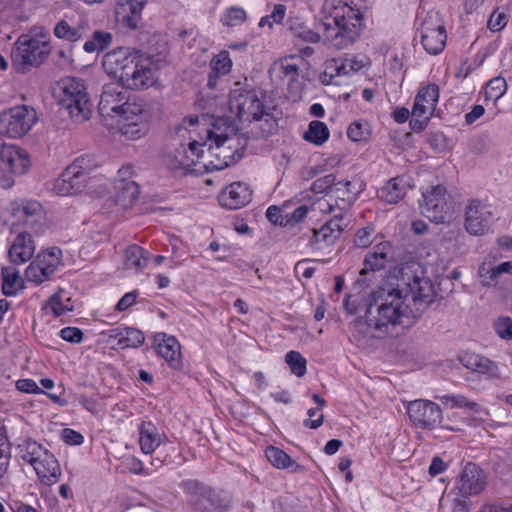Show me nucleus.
Listing matches in <instances>:
<instances>
[{"instance_id":"nucleus-38","label":"nucleus","mask_w":512,"mask_h":512,"mask_svg":"<svg viewBox=\"0 0 512 512\" xmlns=\"http://www.w3.org/2000/svg\"><path fill=\"white\" fill-rule=\"evenodd\" d=\"M138 122L116 123L119 132L127 140H136L145 136L149 131V123L144 118H137Z\"/></svg>"},{"instance_id":"nucleus-58","label":"nucleus","mask_w":512,"mask_h":512,"mask_svg":"<svg viewBox=\"0 0 512 512\" xmlns=\"http://www.w3.org/2000/svg\"><path fill=\"white\" fill-rule=\"evenodd\" d=\"M347 136L354 142L365 140L367 137V130L360 122H353L347 129Z\"/></svg>"},{"instance_id":"nucleus-18","label":"nucleus","mask_w":512,"mask_h":512,"mask_svg":"<svg viewBox=\"0 0 512 512\" xmlns=\"http://www.w3.org/2000/svg\"><path fill=\"white\" fill-rule=\"evenodd\" d=\"M486 478L482 469L474 463H467L463 468L456 488L462 496H472L481 493L486 487Z\"/></svg>"},{"instance_id":"nucleus-53","label":"nucleus","mask_w":512,"mask_h":512,"mask_svg":"<svg viewBox=\"0 0 512 512\" xmlns=\"http://www.w3.org/2000/svg\"><path fill=\"white\" fill-rule=\"evenodd\" d=\"M335 240V236L329 233L328 229L322 225L319 229L312 230V237L309 242L312 246H317L321 243L330 245L333 244Z\"/></svg>"},{"instance_id":"nucleus-43","label":"nucleus","mask_w":512,"mask_h":512,"mask_svg":"<svg viewBox=\"0 0 512 512\" xmlns=\"http://www.w3.org/2000/svg\"><path fill=\"white\" fill-rule=\"evenodd\" d=\"M112 40L110 32L95 30L91 38L84 43L83 49L87 53L101 52L111 45Z\"/></svg>"},{"instance_id":"nucleus-39","label":"nucleus","mask_w":512,"mask_h":512,"mask_svg":"<svg viewBox=\"0 0 512 512\" xmlns=\"http://www.w3.org/2000/svg\"><path fill=\"white\" fill-rule=\"evenodd\" d=\"M330 136L329 129L324 122L311 121L308 125V129L304 132L303 138L309 143L316 146L323 145Z\"/></svg>"},{"instance_id":"nucleus-21","label":"nucleus","mask_w":512,"mask_h":512,"mask_svg":"<svg viewBox=\"0 0 512 512\" xmlns=\"http://www.w3.org/2000/svg\"><path fill=\"white\" fill-rule=\"evenodd\" d=\"M154 345L159 356L164 358L173 369H179L182 365L180 343L174 336L164 332L154 335Z\"/></svg>"},{"instance_id":"nucleus-49","label":"nucleus","mask_w":512,"mask_h":512,"mask_svg":"<svg viewBox=\"0 0 512 512\" xmlns=\"http://www.w3.org/2000/svg\"><path fill=\"white\" fill-rule=\"evenodd\" d=\"M232 68V60L229 52L222 50L219 54L214 56L210 61V69L215 70L216 73L227 75Z\"/></svg>"},{"instance_id":"nucleus-46","label":"nucleus","mask_w":512,"mask_h":512,"mask_svg":"<svg viewBox=\"0 0 512 512\" xmlns=\"http://www.w3.org/2000/svg\"><path fill=\"white\" fill-rule=\"evenodd\" d=\"M247 19L246 11L238 6H231L226 9L221 18V23L224 26L234 27L241 25Z\"/></svg>"},{"instance_id":"nucleus-22","label":"nucleus","mask_w":512,"mask_h":512,"mask_svg":"<svg viewBox=\"0 0 512 512\" xmlns=\"http://www.w3.org/2000/svg\"><path fill=\"white\" fill-rule=\"evenodd\" d=\"M41 483L51 486L57 483L61 476V469L55 456L45 449L43 454L31 465Z\"/></svg>"},{"instance_id":"nucleus-31","label":"nucleus","mask_w":512,"mask_h":512,"mask_svg":"<svg viewBox=\"0 0 512 512\" xmlns=\"http://www.w3.org/2000/svg\"><path fill=\"white\" fill-rule=\"evenodd\" d=\"M407 187L403 177H394L378 190V197L388 204L398 203L406 195Z\"/></svg>"},{"instance_id":"nucleus-26","label":"nucleus","mask_w":512,"mask_h":512,"mask_svg":"<svg viewBox=\"0 0 512 512\" xmlns=\"http://www.w3.org/2000/svg\"><path fill=\"white\" fill-rule=\"evenodd\" d=\"M362 190V183L356 177L352 179H336L331 196L342 202L344 206H350L356 201Z\"/></svg>"},{"instance_id":"nucleus-41","label":"nucleus","mask_w":512,"mask_h":512,"mask_svg":"<svg viewBox=\"0 0 512 512\" xmlns=\"http://www.w3.org/2000/svg\"><path fill=\"white\" fill-rule=\"evenodd\" d=\"M22 289L19 272L11 267L2 269V292L6 296H15Z\"/></svg>"},{"instance_id":"nucleus-62","label":"nucleus","mask_w":512,"mask_h":512,"mask_svg":"<svg viewBox=\"0 0 512 512\" xmlns=\"http://www.w3.org/2000/svg\"><path fill=\"white\" fill-rule=\"evenodd\" d=\"M14 153V145H8L0 141V171L5 172L8 161Z\"/></svg>"},{"instance_id":"nucleus-9","label":"nucleus","mask_w":512,"mask_h":512,"mask_svg":"<svg viewBox=\"0 0 512 512\" xmlns=\"http://www.w3.org/2000/svg\"><path fill=\"white\" fill-rule=\"evenodd\" d=\"M148 58L149 56L140 50L118 47L105 54L102 65L105 72L117 80V84H122L134 68L141 63L147 64Z\"/></svg>"},{"instance_id":"nucleus-52","label":"nucleus","mask_w":512,"mask_h":512,"mask_svg":"<svg viewBox=\"0 0 512 512\" xmlns=\"http://www.w3.org/2000/svg\"><path fill=\"white\" fill-rule=\"evenodd\" d=\"M374 241V228L366 226L359 229L354 237V244L359 248H366Z\"/></svg>"},{"instance_id":"nucleus-11","label":"nucleus","mask_w":512,"mask_h":512,"mask_svg":"<svg viewBox=\"0 0 512 512\" xmlns=\"http://www.w3.org/2000/svg\"><path fill=\"white\" fill-rule=\"evenodd\" d=\"M38 121L33 107L19 105L0 113V134L10 138L26 135Z\"/></svg>"},{"instance_id":"nucleus-35","label":"nucleus","mask_w":512,"mask_h":512,"mask_svg":"<svg viewBox=\"0 0 512 512\" xmlns=\"http://www.w3.org/2000/svg\"><path fill=\"white\" fill-rule=\"evenodd\" d=\"M287 30L295 38L306 43H317L320 41V35L308 28L305 22L297 16H290L286 22Z\"/></svg>"},{"instance_id":"nucleus-1","label":"nucleus","mask_w":512,"mask_h":512,"mask_svg":"<svg viewBox=\"0 0 512 512\" xmlns=\"http://www.w3.org/2000/svg\"><path fill=\"white\" fill-rule=\"evenodd\" d=\"M402 278L396 286L385 284L372 291L367 305L406 308L412 319H418L434 302V286L423 271L412 272L409 268L401 271Z\"/></svg>"},{"instance_id":"nucleus-15","label":"nucleus","mask_w":512,"mask_h":512,"mask_svg":"<svg viewBox=\"0 0 512 512\" xmlns=\"http://www.w3.org/2000/svg\"><path fill=\"white\" fill-rule=\"evenodd\" d=\"M421 43L425 51L437 55L446 45V30L438 13H428L420 28Z\"/></svg>"},{"instance_id":"nucleus-4","label":"nucleus","mask_w":512,"mask_h":512,"mask_svg":"<svg viewBox=\"0 0 512 512\" xmlns=\"http://www.w3.org/2000/svg\"><path fill=\"white\" fill-rule=\"evenodd\" d=\"M219 124L227 125L225 131L209 132V139L213 144L209 146L208 151L210 156L215 158L210 161V164L215 170H222L239 161L244 155L250 137L239 133L240 128L234 120L219 119L215 125L216 130H219Z\"/></svg>"},{"instance_id":"nucleus-10","label":"nucleus","mask_w":512,"mask_h":512,"mask_svg":"<svg viewBox=\"0 0 512 512\" xmlns=\"http://www.w3.org/2000/svg\"><path fill=\"white\" fill-rule=\"evenodd\" d=\"M93 163L89 156L76 158L56 179L53 190L61 196L80 193L86 187L89 174L93 169Z\"/></svg>"},{"instance_id":"nucleus-12","label":"nucleus","mask_w":512,"mask_h":512,"mask_svg":"<svg viewBox=\"0 0 512 512\" xmlns=\"http://www.w3.org/2000/svg\"><path fill=\"white\" fill-rule=\"evenodd\" d=\"M407 414L412 425L423 430H433L437 426L442 429L456 431L457 429L442 423V410L440 406L430 400L417 399L407 405Z\"/></svg>"},{"instance_id":"nucleus-64","label":"nucleus","mask_w":512,"mask_h":512,"mask_svg":"<svg viewBox=\"0 0 512 512\" xmlns=\"http://www.w3.org/2000/svg\"><path fill=\"white\" fill-rule=\"evenodd\" d=\"M308 211L309 207L307 205H301L297 207L292 213L286 214V220H289V226H293L301 222L307 216Z\"/></svg>"},{"instance_id":"nucleus-7","label":"nucleus","mask_w":512,"mask_h":512,"mask_svg":"<svg viewBox=\"0 0 512 512\" xmlns=\"http://www.w3.org/2000/svg\"><path fill=\"white\" fill-rule=\"evenodd\" d=\"M192 512H228L231 504L227 493L205 486L196 480L182 483Z\"/></svg>"},{"instance_id":"nucleus-60","label":"nucleus","mask_w":512,"mask_h":512,"mask_svg":"<svg viewBox=\"0 0 512 512\" xmlns=\"http://www.w3.org/2000/svg\"><path fill=\"white\" fill-rule=\"evenodd\" d=\"M349 65L350 63L347 58L340 60V62L334 61L332 64L327 66V69L331 70L329 73L330 77L333 78L335 76L350 75L351 71L348 68Z\"/></svg>"},{"instance_id":"nucleus-29","label":"nucleus","mask_w":512,"mask_h":512,"mask_svg":"<svg viewBox=\"0 0 512 512\" xmlns=\"http://www.w3.org/2000/svg\"><path fill=\"white\" fill-rule=\"evenodd\" d=\"M486 219L481 212V202L472 199L468 202L465 211V228L471 235H482L486 227Z\"/></svg>"},{"instance_id":"nucleus-36","label":"nucleus","mask_w":512,"mask_h":512,"mask_svg":"<svg viewBox=\"0 0 512 512\" xmlns=\"http://www.w3.org/2000/svg\"><path fill=\"white\" fill-rule=\"evenodd\" d=\"M265 455L268 461L278 469H291L292 472H301L304 467L296 463L292 458L282 449L268 446L265 450Z\"/></svg>"},{"instance_id":"nucleus-25","label":"nucleus","mask_w":512,"mask_h":512,"mask_svg":"<svg viewBox=\"0 0 512 512\" xmlns=\"http://www.w3.org/2000/svg\"><path fill=\"white\" fill-rule=\"evenodd\" d=\"M17 233L9 249V258L14 264H22L33 257L35 244L30 232L18 231Z\"/></svg>"},{"instance_id":"nucleus-42","label":"nucleus","mask_w":512,"mask_h":512,"mask_svg":"<svg viewBox=\"0 0 512 512\" xmlns=\"http://www.w3.org/2000/svg\"><path fill=\"white\" fill-rule=\"evenodd\" d=\"M34 261L54 274L62 264V250L58 247H52L39 253Z\"/></svg>"},{"instance_id":"nucleus-59","label":"nucleus","mask_w":512,"mask_h":512,"mask_svg":"<svg viewBox=\"0 0 512 512\" xmlns=\"http://www.w3.org/2000/svg\"><path fill=\"white\" fill-rule=\"evenodd\" d=\"M59 334L63 340L70 343H80L83 339V332L77 327H65Z\"/></svg>"},{"instance_id":"nucleus-5","label":"nucleus","mask_w":512,"mask_h":512,"mask_svg":"<svg viewBox=\"0 0 512 512\" xmlns=\"http://www.w3.org/2000/svg\"><path fill=\"white\" fill-rule=\"evenodd\" d=\"M405 318H412L405 307H388L383 303L378 306L367 305L364 319L362 317L356 319L353 327L360 334L367 335L370 332L374 338H383L388 334L390 326H408L409 323H405Z\"/></svg>"},{"instance_id":"nucleus-45","label":"nucleus","mask_w":512,"mask_h":512,"mask_svg":"<svg viewBox=\"0 0 512 512\" xmlns=\"http://www.w3.org/2000/svg\"><path fill=\"white\" fill-rule=\"evenodd\" d=\"M137 118L149 119V112L144 109L141 103L131 102L126 108L115 118L116 123L138 122Z\"/></svg>"},{"instance_id":"nucleus-50","label":"nucleus","mask_w":512,"mask_h":512,"mask_svg":"<svg viewBox=\"0 0 512 512\" xmlns=\"http://www.w3.org/2000/svg\"><path fill=\"white\" fill-rule=\"evenodd\" d=\"M335 180V174H327L323 177L317 178L311 185V191L316 194L326 193L327 195H331Z\"/></svg>"},{"instance_id":"nucleus-56","label":"nucleus","mask_w":512,"mask_h":512,"mask_svg":"<svg viewBox=\"0 0 512 512\" xmlns=\"http://www.w3.org/2000/svg\"><path fill=\"white\" fill-rule=\"evenodd\" d=\"M507 23V14L497 9L491 14L488 20V28L493 32H498L502 30L507 25Z\"/></svg>"},{"instance_id":"nucleus-16","label":"nucleus","mask_w":512,"mask_h":512,"mask_svg":"<svg viewBox=\"0 0 512 512\" xmlns=\"http://www.w3.org/2000/svg\"><path fill=\"white\" fill-rule=\"evenodd\" d=\"M130 103L126 88L115 82L107 83L100 95L98 112L103 118L115 119Z\"/></svg>"},{"instance_id":"nucleus-47","label":"nucleus","mask_w":512,"mask_h":512,"mask_svg":"<svg viewBox=\"0 0 512 512\" xmlns=\"http://www.w3.org/2000/svg\"><path fill=\"white\" fill-rule=\"evenodd\" d=\"M285 361L289 365L291 372L297 377H302L306 374L307 361L298 351H289L285 355Z\"/></svg>"},{"instance_id":"nucleus-24","label":"nucleus","mask_w":512,"mask_h":512,"mask_svg":"<svg viewBox=\"0 0 512 512\" xmlns=\"http://www.w3.org/2000/svg\"><path fill=\"white\" fill-rule=\"evenodd\" d=\"M155 82V70L151 57L147 59V64L141 63L129 74L125 81L120 84L127 90H140L152 86Z\"/></svg>"},{"instance_id":"nucleus-3","label":"nucleus","mask_w":512,"mask_h":512,"mask_svg":"<svg viewBox=\"0 0 512 512\" xmlns=\"http://www.w3.org/2000/svg\"><path fill=\"white\" fill-rule=\"evenodd\" d=\"M321 12L326 37L334 48L342 50L356 42L364 27L359 8L347 0H325Z\"/></svg>"},{"instance_id":"nucleus-37","label":"nucleus","mask_w":512,"mask_h":512,"mask_svg":"<svg viewBox=\"0 0 512 512\" xmlns=\"http://www.w3.org/2000/svg\"><path fill=\"white\" fill-rule=\"evenodd\" d=\"M19 457L32 465L43 454L45 448L31 437H19L16 445Z\"/></svg>"},{"instance_id":"nucleus-63","label":"nucleus","mask_w":512,"mask_h":512,"mask_svg":"<svg viewBox=\"0 0 512 512\" xmlns=\"http://www.w3.org/2000/svg\"><path fill=\"white\" fill-rule=\"evenodd\" d=\"M127 468L133 474L137 475H148L149 469L144 467V464L141 460L136 457H130L126 460Z\"/></svg>"},{"instance_id":"nucleus-61","label":"nucleus","mask_w":512,"mask_h":512,"mask_svg":"<svg viewBox=\"0 0 512 512\" xmlns=\"http://www.w3.org/2000/svg\"><path fill=\"white\" fill-rule=\"evenodd\" d=\"M61 437L69 445H81L84 442L83 435L71 428H64Z\"/></svg>"},{"instance_id":"nucleus-23","label":"nucleus","mask_w":512,"mask_h":512,"mask_svg":"<svg viewBox=\"0 0 512 512\" xmlns=\"http://www.w3.org/2000/svg\"><path fill=\"white\" fill-rule=\"evenodd\" d=\"M88 26V20L85 18L77 21L63 18L55 24L53 34L58 39L75 43L87 34Z\"/></svg>"},{"instance_id":"nucleus-44","label":"nucleus","mask_w":512,"mask_h":512,"mask_svg":"<svg viewBox=\"0 0 512 512\" xmlns=\"http://www.w3.org/2000/svg\"><path fill=\"white\" fill-rule=\"evenodd\" d=\"M443 404H450L452 408H464L473 413H480L482 407L461 394H446L440 397Z\"/></svg>"},{"instance_id":"nucleus-30","label":"nucleus","mask_w":512,"mask_h":512,"mask_svg":"<svg viewBox=\"0 0 512 512\" xmlns=\"http://www.w3.org/2000/svg\"><path fill=\"white\" fill-rule=\"evenodd\" d=\"M115 191V202L124 209L132 206L140 194L139 185L126 179L115 182Z\"/></svg>"},{"instance_id":"nucleus-6","label":"nucleus","mask_w":512,"mask_h":512,"mask_svg":"<svg viewBox=\"0 0 512 512\" xmlns=\"http://www.w3.org/2000/svg\"><path fill=\"white\" fill-rule=\"evenodd\" d=\"M59 105L75 123H83L90 118L92 104L84 81L76 77L60 80Z\"/></svg>"},{"instance_id":"nucleus-28","label":"nucleus","mask_w":512,"mask_h":512,"mask_svg":"<svg viewBox=\"0 0 512 512\" xmlns=\"http://www.w3.org/2000/svg\"><path fill=\"white\" fill-rule=\"evenodd\" d=\"M462 364L474 372L487 374L491 378H499V369L497 364L479 354L470 353L461 357Z\"/></svg>"},{"instance_id":"nucleus-13","label":"nucleus","mask_w":512,"mask_h":512,"mask_svg":"<svg viewBox=\"0 0 512 512\" xmlns=\"http://www.w3.org/2000/svg\"><path fill=\"white\" fill-rule=\"evenodd\" d=\"M48 43L28 35H21L11 52L14 65L38 66L49 54Z\"/></svg>"},{"instance_id":"nucleus-32","label":"nucleus","mask_w":512,"mask_h":512,"mask_svg":"<svg viewBox=\"0 0 512 512\" xmlns=\"http://www.w3.org/2000/svg\"><path fill=\"white\" fill-rule=\"evenodd\" d=\"M111 332L110 337L117 340L121 349L138 348L145 340L143 332L133 327L116 328Z\"/></svg>"},{"instance_id":"nucleus-55","label":"nucleus","mask_w":512,"mask_h":512,"mask_svg":"<svg viewBox=\"0 0 512 512\" xmlns=\"http://www.w3.org/2000/svg\"><path fill=\"white\" fill-rule=\"evenodd\" d=\"M494 328L497 335L505 340H512V319L510 317H499Z\"/></svg>"},{"instance_id":"nucleus-2","label":"nucleus","mask_w":512,"mask_h":512,"mask_svg":"<svg viewBox=\"0 0 512 512\" xmlns=\"http://www.w3.org/2000/svg\"><path fill=\"white\" fill-rule=\"evenodd\" d=\"M229 110L241 124L251 126L246 133L251 138L268 137L278 129V121L265 105L264 96H259L255 89L244 88L241 82H235L230 90Z\"/></svg>"},{"instance_id":"nucleus-48","label":"nucleus","mask_w":512,"mask_h":512,"mask_svg":"<svg viewBox=\"0 0 512 512\" xmlns=\"http://www.w3.org/2000/svg\"><path fill=\"white\" fill-rule=\"evenodd\" d=\"M53 274L48 272L46 268L41 266L35 261H32L25 270V277L27 281L35 284H41L46 280H49Z\"/></svg>"},{"instance_id":"nucleus-27","label":"nucleus","mask_w":512,"mask_h":512,"mask_svg":"<svg viewBox=\"0 0 512 512\" xmlns=\"http://www.w3.org/2000/svg\"><path fill=\"white\" fill-rule=\"evenodd\" d=\"M439 98V87L436 84H429L419 90L415 97L412 108V117H424L428 110L434 109Z\"/></svg>"},{"instance_id":"nucleus-20","label":"nucleus","mask_w":512,"mask_h":512,"mask_svg":"<svg viewBox=\"0 0 512 512\" xmlns=\"http://www.w3.org/2000/svg\"><path fill=\"white\" fill-rule=\"evenodd\" d=\"M146 2L147 0H119L115 7L116 21L131 30L137 29Z\"/></svg>"},{"instance_id":"nucleus-17","label":"nucleus","mask_w":512,"mask_h":512,"mask_svg":"<svg viewBox=\"0 0 512 512\" xmlns=\"http://www.w3.org/2000/svg\"><path fill=\"white\" fill-rule=\"evenodd\" d=\"M391 252L392 245L390 242L382 241L376 244L372 250L366 254L363 261V268L355 281V285L359 287L368 286L373 281L374 273L386 267Z\"/></svg>"},{"instance_id":"nucleus-57","label":"nucleus","mask_w":512,"mask_h":512,"mask_svg":"<svg viewBox=\"0 0 512 512\" xmlns=\"http://www.w3.org/2000/svg\"><path fill=\"white\" fill-rule=\"evenodd\" d=\"M266 217L274 225L289 226V220H286L287 216L282 214V210L278 206L268 207Z\"/></svg>"},{"instance_id":"nucleus-40","label":"nucleus","mask_w":512,"mask_h":512,"mask_svg":"<svg viewBox=\"0 0 512 512\" xmlns=\"http://www.w3.org/2000/svg\"><path fill=\"white\" fill-rule=\"evenodd\" d=\"M30 165L31 161L28 153L25 150L14 146V153L11 157V161H8L4 173L23 175L30 168Z\"/></svg>"},{"instance_id":"nucleus-54","label":"nucleus","mask_w":512,"mask_h":512,"mask_svg":"<svg viewBox=\"0 0 512 512\" xmlns=\"http://www.w3.org/2000/svg\"><path fill=\"white\" fill-rule=\"evenodd\" d=\"M295 57L291 56L289 58H286L281 61L280 63V70L283 74V76L287 77L289 79V82H294L299 77V66L298 64L294 63Z\"/></svg>"},{"instance_id":"nucleus-8","label":"nucleus","mask_w":512,"mask_h":512,"mask_svg":"<svg viewBox=\"0 0 512 512\" xmlns=\"http://www.w3.org/2000/svg\"><path fill=\"white\" fill-rule=\"evenodd\" d=\"M8 222L11 230L20 231V228L29 229L35 234H40L45 227V211L42 204L36 200L18 199L9 203Z\"/></svg>"},{"instance_id":"nucleus-14","label":"nucleus","mask_w":512,"mask_h":512,"mask_svg":"<svg viewBox=\"0 0 512 512\" xmlns=\"http://www.w3.org/2000/svg\"><path fill=\"white\" fill-rule=\"evenodd\" d=\"M420 208L421 213L435 223L445 222L453 212L450 196L442 185L432 186L429 191L423 193Z\"/></svg>"},{"instance_id":"nucleus-33","label":"nucleus","mask_w":512,"mask_h":512,"mask_svg":"<svg viewBox=\"0 0 512 512\" xmlns=\"http://www.w3.org/2000/svg\"><path fill=\"white\" fill-rule=\"evenodd\" d=\"M161 444V435L152 422H142L139 427V445L144 454L153 453Z\"/></svg>"},{"instance_id":"nucleus-34","label":"nucleus","mask_w":512,"mask_h":512,"mask_svg":"<svg viewBox=\"0 0 512 512\" xmlns=\"http://www.w3.org/2000/svg\"><path fill=\"white\" fill-rule=\"evenodd\" d=\"M123 262L126 269L140 272L149 262V252L137 244L130 245L124 252Z\"/></svg>"},{"instance_id":"nucleus-51","label":"nucleus","mask_w":512,"mask_h":512,"mask_svg":"<svg viewBox=\"0 0 512 512\" xmlns=\"http://www.w3.org/2000/svg\"><path fill=\"white\" fill-rule=\"evenodd\" d=\"M507 84L504 78L495 77L491 79L486 86V96L495 100L501 98L506 92Z\"/></svg>"},{"instance_id":"nucleus-19","label":"nucleus","mask_w":512,"mask_h":512,"mask_svg":"<svg viewBox=\"0 0 512 512\" xmlns=\"http://www.w3.org/2000/svg\"><path fill=\"white\" fill-rule=\"evenodd\" d=\"M253 192L244 182H233L222 189L218 195L219 204L227 209H240L252 200Z\"/></svg>"}]
</instances>
